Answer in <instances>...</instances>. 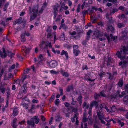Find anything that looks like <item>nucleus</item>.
I'll return each mask as SVG.
<instances>
[{"label":"nucleus","instance_id":"nucleus-46","mask_svg":"<svg viewBox=\"0 0 128 128\" xmlns=\"http://www.w3.org/2000/svg\"><path fill=\"white\" fill-rule=\"evenodd\" d=\"M76 32L75 31H74L73 32H71L70 33V34L71 35H74L76 34Z\"/></svg>","mask_w":128,"mask_h":128},{"label":"nucleus","instance_id":"nucleus-53","mask_svg":"<svg viewBox=\"0 0 128 128\" xmlns=\"http://www.w3.org/2000/svg\"><path fill=\"white\" fill-rule=\"evenodd\" d=\"M25 123V121L24 120H23L21 122H19L18 124H24Z\"/></svg>","mask_w":128,"mask_h":128},{"label":"nucleus","instance_id":"nucleus-1","mask_svg":"<svg viewBox=\"0 0 128 128\" xmlns=\"http://www.w3.org/2000/svg\"><path fill=\"white\" fill-rule=\"evenodd\" d=\"M31 8L30 7L29 11L30 13L31 14L30 20H32L34 19L36 16L38 14V6H37L34 7L32 11L30 10Z\"/></svg>","mask_w":128,"mask_h":128},{"label":"nucleus","instance_id":"nucleus-58","mask_svg":"<svg viewBox=\"0 0 128 128\" xmlns=\"http://www.w3.org/2000/svg\"><path fill=\"white\" fill-rule=\"evenodd\" d=\"M92 31L91 30H90L87 32V35L90 36V34L92 33Z\"/></svg>","mask_w":128,"mask_h":128},{"label":"nucleus","instance_id":"nucleus-4","mask_svg":"<svg viewBox=\"0 0 128 128\" xmlns=\"http://www.w3.org/2000/svg\"><path fill=\"white\" fill-rule=\"evenodd\" d=\"M58 7L59 6L58 4H56L54 6L53 8V13L54 14V18H55L56 16L57 12H58Z\"/></svg>","mask_w":128,"mask_h":128},{"label":"nucleus","instance_id":"nucleus-34","mask_svg":"<svg viewBox=\"0 0 128 128\" xmlns=\"http://www.w3.org/2000/svg\"><path fill=\"white\" fill-rule=\"evenodd\" d=\"M125 89L127 93H128V84H126L125 86Z\"/></svg>","mask_w":128,"mask_h":128},{"label":"nucleus","instance_id":"nucleus-3","mask_svg":"<svg viewBox=\"0 0 128 128\" xmlns=\"http://www.w3.org/2000/svg\"><path fill=\"white\" fill-rule=\"evenodd\" d=\"M97 114L99 118L101 120V122L102 124H105V122L102 120L104 118V115L102 114L101 112H98V110H97Z\"/></svg>","mask_w":128,"mask_h":128},{"label":"nucleus","instance_id":"nucleus-6","mask_svg":"<svg viewBox=\"0 0 128 128\" xmlns=\"http://www.w3.org/2000/svg\"><path fill=\"white\" fill-rule=\"evenodd\" d=\"M94 34L97 38L102 37L103 35L100 34L99 31L98 30H96L94 32Z\"/></svg>","mask_w":128,"mask_h":128},{"label":"nucleus","instance_id":"nucleus-42","mask_svg":"<svg viewBox=\"0 0 128 128\" xmlns=\"http://www.w3.org/2000/svg\"><path fill=\"white\" fill-rule=\"evenodd\" d=\"M89 116H88V120H88V124H92V120L89 118Z\"/></svg>","mask_w":128,"mask_h":128},{"label":"nucleus","instance_id":"nucleus-5","mask_svg":"<svg viewBox=\"0 0 128 128\" xmlns=\"http://www.w3.org/2000/svg\"><path fill=\"white\" fill-rule=\"evenodd\" d=\"M50 65L51 67L54 68L57 65V62L55 60H52L50 62Z\"/></svg>","mask_w":128,"mask_h":128},{"label":"nucleus","instance_id":"nucleus-28","mask_svg":"<svg viewBox=\"0 0 128 128\" xmlns=\"http://www.w3.org/2000/svg\"><path fill=\"white\" fill-rule=\"evenodd\" d=\"M8 4H9L8 3H6V4H5L3 8V10L4 11H5L6 10V8Z\"/></svg>","mask_w":128,"mask_h":128},{"label":"nucleus","instance_id":"nucleus-39","mask_svg":"<svg viewBox=\"0 0 128 128\" xmlns=\"http://www.w3.org/2000/svg\"><path fill=\"white\" fill-rule=\"evenodd\" d=\"M118 10L117 9H116V8L113 9L112 10V11H111L110 12V13H112L114 14L115 12L118 11Z\"/></svg>","mask_w":128,"mask_h":128},{"label":"nucleus","instance_id":"nucleus-2","mask_svg":"<svg viewBox=\"0 0 128 128\" xmlns=\"http://www.w3.org/2000/svg\"><path fill=\"white\" fill-rule=\"evenodd\" d=\"M78 45H74L73 46V53L75 56H77L80 53V51L78 49Z\"/></svg>","mask_w":128,"mask_h":128},{"label":"nucleus","instance_id":"nucleus-57","mask_svg":"<svg viewBox=\"0 0 128 128\" xmlns=\"http://www.w3.org/2000/svg\"><path fill=\"white\" fill-rule=\"evenodd\" d=\"M72 2L70 0L68 2V5L69 6H71L72 4Z\"/></svg>","mask_w":128,"mask_h":128},{"label":"nucleus","instance_id":"nucleus-16","mask_svg":"<svg viewBox=\"0 0 128 128\" xmlns=\"http://www.w3.org/2000/svg\"><path fill=\"white\" fill-rule=\"evenodd\" d=\"M18 111L17 108H15L14 110L13 114L14 116H16L18 114Z\"/></svg>","mask_w":128,"mask_h":128},{"label":"nucleus","instance_id":"nucleus-50","mask_svg":"<svg viewBox=\"0 0 128 128\" xmlns=\"http://www.w3.org/2000/svg\"><path fill=\"white\" fill-rule=\"evenodd\" d=\"M51 43L50 42L48 43H46V46H48L49 47L52 48V46L51 45Z\"/></svg>","mask_w":128,"mask_h":128},{"label":"nucleus","instance_id":"nucleus-64","mask_svg":"<svg viewBox=\"0 0 128 128\" xmlns=\"http://www.w3.org/2000/svg\"><path fill=\"white\" fill-rule=\"evenodd\" d=\"M64 105L66 107H68L70 105L69 103L67 102H66L64 103Z\"/></svg>","mask_w":128,"mask_h":128},{"label":"nucleus","instance_id":"nucleus-61","mask_svg":"<svg viewBox=\"0 0 128 128\" xmlns=\"http://www.w3.org/2000/svg\"><path fill=\"white\" fill-rule=\"evenodd\" d=\"M23 35L24 36L26 35L27 36H30V34L28 32H25V33H24Z\"/></svg>","mask_w":128,"mask_h":128},{"label":"nucleus","instance_id":"nucleus-52","mask_svg":"<svg viewBox=\"0 0 128 128\" xmlns=\"http://www.w3.org/2000/svg\"><path fill=\"white\" fill-rule=\"evenodd\" d=\"M98 25L100 26H103V24L102 22H98Z\"/></svg>","mask_w":128,"mask_h":128},{"label":"nucleus","instance_id":"nucleus-24","mask_svg":"<svg viewBox=\"0 0 128 128\" xmlns=\"http://www.w3.org/2000/svg\"><path fill=\"white\" fill-rule=\"evenodd\" d=\"M82 96H79L78 100L79 102V103L80 104V105H81L82 103V101L81 100V99L82 98Z\"/></svg>","mask_w":128,"mask_h":128},{"label":"nucleus","instance_id":"nucleus-59","mask_svg":"<svg viewBox=\"0 0 128 128\" xmlns=\"http://www.w3.org/2000/svg\"><path fill=\"white\" fill-rule=\"evenodd\" d=\"M100 108H99V109L100 110L98 112H101L102 111L101 109L102 108V104H100Z\"/></svg>","mask_w":128,"mask_h":128},{"label":"nucleus","instance_id":"nucleus-8","mask_svg":"<svg viewBox=\"0 0 128 128\" xmlns=\"http://www.w3.org/2000/svg\"><path fill=\"white\" fill-rule=\"evenodd\" d=\"M45 58L44 55L40 54L38 57V60L39 61L38 63H40V62L44 60Z\"/></svg>","mask_w":128,"mask_h":128},{"label":"nucleus","instance_id":"nucleus-23","mask_svg":"<svg viewBox=\"0 0 128 128\" xmlns=\"http://www.w3.org/2000/svg\"><path fill=\"white\" fill-rule=\"evenodd\" d=\"M21 105H22L26 109H27L28 108V105L26 104H23L22 103H21Z\"/></svg>","mask_w":128,"mask_h":128},{"label":"nucleus","instance_id":"nucleus-12","mask_svg":"<svg viewBox=\"0 0 128 128\" xmlns=\"http://www.w3.org/2000/svg\"><path fill=\"white\" fill-rule=\"evenodd\" d=\"M106 30L108 32L111 31V32H113V31L114 30V29L112 26L110 25L109 26H108V27L106 29Z\"/></svg>","mask_w":128,"mask_h":128},{"label":"nucleus","instance_id":"nucleus-25","mask_svg":"<svg viewBox=\"0 0 128 128\" xmlns=\"http://www.w3.org/2000/svg\"><path fill=\"white\" fill-rule=\"evenodd\" d=\"M17 119L16 118H14L13 120V126H16V122Z\"/></svg>","mask_w":128,"mask_h":128},{"label":"nucleus","instance_id":"nucleus-33","mask_svg":"<svg viewBox=\"0 0 128 128\" xmlns=\"http://www.w3.org/2000/svg\"><path fill=\"white\" fill-rule=\"evenodd\" d=\"M62 75L63 76L68 77L69 76L68 73L66 72H64L62 74Z\"/></svg>","mask_w":128,"mask_h":128},{"label":"nucleus","instance_id":"nucleus-38","mask_svg":"<svg viewBox=\"0 0 128 128\" xmlns=\"http://www.w3.org/2000/svg\"><path fill=\"white\" fill-rule=\"evenodd\" d=\"M61 27H62L63 28L65 29L67 28H68L64 24H61Z\"/></svg>","mask_w":128,"mask_h":128},{"label":"nucleus","instance_id":"nucleus-51","mask_svg":"<svg viewBox=\"0 0 128 128\" xmlns=\"http://www.w3.org/2000/svg\"><path fill=\"white\" fill-rule=\"evenodd\" d=\"M38 100H37L34 99L32 100V102L33 103H37L38 102Z\"/></svg>","mask_w":128,"mask_h":128},{"label":"nucleus","instance_id":"nucleus-15","mask_svg":"<svg viewBox=\"0 0 128 128\" xmlns=\"http://www.w3.org/2000/svg\"><path fill=\"white\" fill-rule=\"evenodd\" d=\"M27 123L29 125L33 126L34 124V120L33 118L31 119L30 121H28Z\"/></svg>","mask_w":128,"mask_h":128},{"label":"nucleus","instance_id":"nucleus-14","mask_svg":"<svg viewBox=\"0 0 128 128\" xmlns=\"http://www.w3.org/2000/svg\"><path fill=\"white\" fill-rule=\"evenodd\" d=\"M98 103L96 101H94L91 102L90 103V108H92V107L94 106L97 105Z\"/></svg>","mask_w":128,"mask_h":128},{"label":"nucleus","instance_id":"nucleus-29","mask_svg":"<svg viewBox=\"0 0 128 128\" xmlns=\"http://www.w3.org/2000/svg\"><path fill=\"white\" fill-rule=\"evenodd\" d=\"M24 36L23 34H21V41L23 42H24L26 40L25 38L23 36Z\"/></svg>","mask_w":128,"mask_h":128},{"label":"nucleus","instance_id":"nucleus-40","mask_svg":"<svg viewBox=\"0 0 128 128\" xmlns=\"http://www.w3.org/2000/svg\"><path fill=\"white\" fill-rule=\"evenodd\" d=\"M60 38L62 40H64V34H63L60 36Z\"/></svg>","mask_w":128,"mask_h":128},{"label":"nucleus","instance_id":"nucleus-60","mask_svg":"<svg viewBox=\"0 0 128 128\" xmlns=\"http://www.w3.org/2000/svg\"><path fill=\"white\" fill-rule=\"evenodd\" d=\"M0 90L3 94H4L5 90V89L4 88H2V89H1Z\"/></svg>","mask_w":128,"mask_h":128},{"label":"nucleus","instance_id":"nucleus-11","mask_svg":"<svg viewBox=\"0 0 128 128\" xmlns=\"http://www.w3.org/2000/svg\"><path fill=\"white\" fill-rule=\"evenodd\" d=\"M46 5V2H44L43 3V4L42 6V7L41 8L40 10L39 11V12L40 14H41L42 13L43 10L45 8Z\"/></svg>","mask_w":128,"mask_h":128},{"label":"nucleus","instance_id":"nucleus-35","mask_svg":"<svg viewBox=\"0 0 128 128\" xmlns=\"http://www.w3.org/2000/svg\"><path fill=\"white\" fill-rule=\"evenodd\" d=\"M117 26L119 28H120L124 26V24H122L118 23L117 24Z\"/></svg>","mask_w":128,"mask_h":128},{"label":"nucleus","instance_id":"nucleus-48","mask_svg":"<svg viewBox=\"0 0 128 128\" xmlns=\"http://www.w3.org/2000/svg\"><path fill=\"white\" fill-rule=\"evenodd\" d=\"M76 101H74V98H72V104L73 105H74L75 104H76Z\"/></svg>","mask_w":128,"mask_h":128},{"label":"nucleus","instance_id":"nucleus-62","mask_svg":"<svg viewBox=\"0 0 128 128\" xmlns=\"http://www.w3.org/2000/svg\"><path fill=\"white\" fill-rule=\"evenodd\" d=\"M59 91L60 92V95H62L63 91V90L61 88H60L59 89Z\"/></svg>","mask_w":128,"mask_h":128},{"label":"nucleus","instance_id":"nucleus-32","mask_svg":"<svg viewBox=\"0 0 128 128\" xmlns=\"http://www.w3.org/2000/svg\"><path fill=\"white\" fill-rule=\"evenodd\" d=\"M98 74L101 77L104 74V72L102 70H100Z\"/></svg>","mask_w":128,"mask_h":128},{"label":"nucleus","instance_id":"nucleus-20","mask_svg":"<svg viewBox=\"0 0 128 128\" xmlns=\"http://www.w3.org/2000/svg\"><path fill=\"white\" fill-rule=\"evenodd\" d=\"M26 84H24L23 85V87L24 88V90H22V92L24 94H25L27 92V88L26 87Z\"/></svg>","mask_w":128,"mask_h":128},{"label":"nucleus","instance_id":"nucleus-63","mask_svg":"<svg viewBox=\"0 0 128 128\" xmlns=\"http://www.w3.org/2000/svg\"><path fill=\"white\" fill-rule=\"evenodd\" d=\"M88 56L89 58H90L91 59H94L95 58V57L94 56H91L89 54L88 55Z\"/></svg>","mask_w":128,"mask_h":128},{"label":"nucleus","instance_id":"nucleus-43","mask_svg":"<svg viewBox=\"0 0 128 128\" xmlns=\"http://www.w3.org/2000/svg\"><path fill=\"white\" fill-rule=\"evenodd\" d=\"M22 101L23 102L24 101H27L28 102H29V100L27 98V97H26L22 99Z\"/></svg>","mask_w":128,"mask_h":128},{"label":"nucleus","instance_id":"nucleus-49","mask_svg":"<svg viewBox=\"0 0 128 128\" xmlns=\"http://www.w3.org/2000/svg\"><path fill=\"white\" fill-rule=\"evenodd\" d=\"M30 69L29 68H27L24 70V73H28L30 70Z\"/></svg>","mask_w":128,"mask_h":128},{"label":"nucleus","instance_id":"nucleus-10","mask_svg":"<svg viewBox=\"0 0 128 128\" xmlns=\"http://www.w3.org/2000/svg\"><path fill=\"white\" fill-rule=\"evenodd\" d=\"M121 54L122 52H118L116 53V54L118 56V57L121 60H124L125 58V56L123 57L121 56Z\"/></svg>","mask_w":128,"mask_h":128},{"label":"nucleus","instance_id":"nucleus-17","mask_svg":"<svg viewBox=\"0 0 128 128\" xmlns=\"http://www.w3.org/2000/svg\"><path fill=\"white\" fill-rule=\"evenodd\" d=\"M63 8L64 10H66L68 8V7L66 6H64V4H62V5L61 6L60 9V11L61 12L62 9Z\"/></svg>","mask_w":128,"mask_h":128},{"label":"nucleus","instance_id":"nucleus-56","mask_svg":"<svg viewBox=\"0 0 128 128\" xmlns=\"http://www.w3.org/2000/svg\"><path fill=\"white\" fill-rule=\"evenodd\" d=\"M112 110V111L114 112L116 110L115 106H113L111 108Z\"/></svg>","mask_w":128,"mask_h":128},{"label":"nucleus","instance_id":"nucleus-47","mask_svg":"<svg viewBox=\"0 0 128 128\" xmlns=\"http://www.w3.org/2000/svg\"><path fill=\"white\" fill-rule=\"evenodd\" d=\"M88 119H87L85 117H84L83 119V121L84 122H85L88 120Z\"/></svg>","mask_w":128,"mask_h":128},{"label":"nucleus","instance_id":"nucleus-9","mask_svg":"<svg viewBox=\"0 0 128 128\" xmlns=\"http://www.w3.org/2000/svg\"><path fill=\"white\" fill-rule=\"evenodd\" d=\"M102 96L103 97L105 96V95L104 94V92H101L100 93V94H95L94 95V97L95 99H96L99 96Z\"/></svg>","mask_w":128,"mask_h":128},{"label":"nucleus","instance_id":"nucleus-37","mask_svg":"<svg viewBox=\"0 0 128 128\" xmlns=\"http://www.w3.org/2000/svg\"><path fill=\"white\" fill-rule=\"evenodd\" d=\"M123 82L122 81H120L118 84V85L120 87H121L123 84Z\"/></svg>","mask_w":128,"mask_h":128},{"label":"nucleus","instance_id":"nucleus-55","mask_svg":"<svg viewBox=\"0 0 128 128\" xmlns=\"http://www.w3.org/2000/svg\"><path fill=\"white\" fill-rule=\"evenodd\" d=\"M59 99H57L55 101V103L56 104H57L59 103Z\"/></svg>","mask_w":128,"mask_h":128},{"label":"nucleus","instance_id":"nucleus-45","mask_svg":"<svg viewBox=\"0 0 128 128\" xmlns=\"http://www.w3.org/2000/svg\"><path fill=\"white\" fill-rule=\"evenodd\" d=\"M122 50L124 53H126L125 52L126 51H128V49H127L126 50L125 47L124 46L123 47Z\"/></svg>","mask_w":128,"mask_h":128},{"label":"nucleus","instance_id":"nucleus-44","mask_svg":"<svg viewBox=\"0 0 128 128\" xmlns=\"http://www.w3.org/2000/svg\"><path fill=\"white\" fill-rule=\"evenodd\" d=\"M125 94V92L124 91H123L122 92V94H119V96L120 97V98H121L122 96H123Z\"/></svg>","mask_w":128,"mask_h":128},{"label":"nucleus","instance_id":"nucleus-18","mask_svg":"<svg viewBox=\"0 0 128 128\" xmlns=\"http://www.w3.org/2000/svg\"><path fill=\"white\" fill-rule=\"evenodd\" d=\"M56 120L57 122H60L61 120V118L59 115L56 116L55 117Z\"/></svg>","mask_w":128,"mask_h":128},{"label":"nucleus","instance_id":"nucleus-30","mask_svg":"<svg viewBox=\"0 0 128 128\" xmlns=\"http://www.w3.org/2000/svg\"><path fill=\"white\" fill-rule=\"evenodd\" d=\"M125 60L124 61V64H126L127 62H128V56H125Z\"/></svg>","mask_w":128,"mask_h":128},{"label":"nucleus","instance_id":"nucleus-27","mask_svg":"<svg viewBox=\"0 0 128 128\" xmlns=\"http://www.w3.org/2000/svg\"><path fill=\"white\" fill-rule=\"evenodd\" d=\"M118 18L120 19H124L125 17V15L124 14H122L121 15H118Z\"/></svg>","mask_w":128,"mask_h":128},{"label":"nucleus","instance_id":"nucleus-7","mask_svg":"<svg viewBox=\"0 0 128 128\" xmlns=\"http://www.w3.org/2000/svg\"><path fill=\"white\" fill-rule=\"evenodd\" d=\"M65 55L66 57V60H67L68 59V54L67 52L66 51H64V50H62L60 54L61 56H63L64 55Z\"/></svg>","mask_w":128,"mask_h":128},{"label":"nucleus","instance_id":"nucleus-36","mask_svg":"<svg viewBox=\"0 0 128 128\" xmlns=\"http://www.w3.org/2000/svg\"><path fill=\"white\" fill-rule=\"evenodd\" d=\"M80 5L79 4L78 5L77 8L76 9V11L78 12H79L80 11Z\"/></svg>","mask_w":128,"mask_h":128},{"label":"nucleus","instance_id":"nucleus-26","mask_svg":"<svg viewBox=\"0 0 128 128\" xmlns=\"http://www.w3.org/2000/svg\"><path fill=\"white\" fill-rule=\"evenodd\" d=\"M116 0H103V3H105L108 1L109 2H114L116 1Z\"/></svg>","mask_w":128,"mask_h":128},{"label":"nucleus","instance_id":"nucleus-22","mask_svg":"<svg viewBox=\"0 0 128 128\" xmlns=\"http://www.w3.org/2000/svg\"><path fill=\"white\" fill-rule=\"evenodd\" d=\"M52 52L54 53H57L58 54H59L60 53V51L58 50H57L55 51L53 48H52Z\"/></svg>","mask_w":128,"mask_h":128},{"label":"nucleus","instance_id":"nucleus-41","mask_svg":"<svg viewBox=\"0 0 128 128\" xmlns=\"http://www.w3.org/2000/svg\"><path fill=\"white\" fill-rule=\"evenodd\" d=\"M75 118L76 120V125H78V121L77 120L78 117H77V116H75Z\"/></svg>","mask_w":128,"mask_h":128},{"label":"nucleus","instance_id":"nucleus-31","mask_svg":"<svg viewBox=\"0 0 128 128\" xmlns=\"http://www.w3.org/2000/svg\"><path fill=\"white\" fill-rule=\"evenodd\" d=\"M123 101L125 102H128V96H126L124 97Z\"/></svg>","mask_w":128,"mask_h":128},{"label":"nucleus","instance_id":"nucleus-13","mask_svg":"<svg viewBox=\"0 0 128 128\" xmlns=\"http://www.w3.org/2000/svg\"><path fill=\"white\" fill-rule=\"evenodd\" d=\"M22 49L24 51V52L26 54H28V51L30 49L28 48H27L25 46H23L22 48Z\"/></svg>","mask_w":128,"mask_h":128},{"label":"nucleus","instance_id":"nucleus-54","mask_svg":"<svg viewBox=\"0 0 128 128\" xmlns=\"http://www.w3.org/2000/svg\"><path fill=\"white\" fill-rule=\"evenodd\" d=\"M50 73L52 74H56L57 73V72H56L54 70H51L50 71Z\"/></svg>","mask_w":128,"mask_h":128},{"label":"nucleus","instance_id":"nucleus-21","mask_svg":"<svg viewBox=\"0 0 128 128\" xmlns=\"http://www.w3.org/2000/svg\"><path fill=\"white\" fill-rule=\"evenodd\" d=\"M38 116H35L34 117V119H35L34 120H35V122L36 124H38L39 121V119L38 118H37Z\"/></svg>","mask_w":128,"mask_h":128},{"label":"nucleus","instance_id":"nucleus-19","mask_svg":"<svg viewBox=\"0 0 128 128\" xmlns=\"http://www.w3.org/2000/svg\"><path fill=\"white\" fill-rule=\"evenodd\" d=\"M22 22L21 20L19 19L16 20L14 21V24H20Z\"/></svg>","mask_w":128,"mask_h":128}]
</instances>
